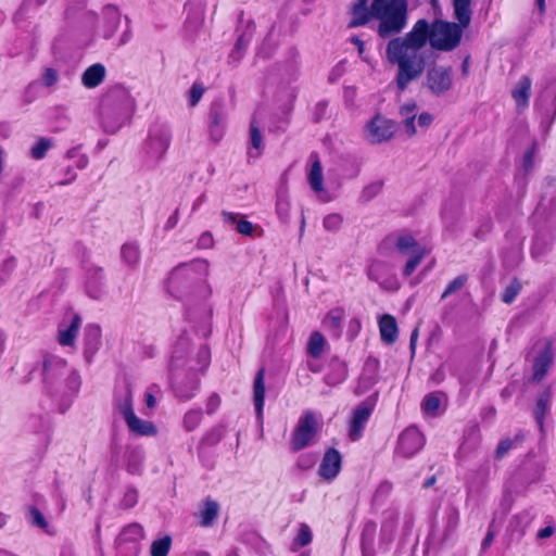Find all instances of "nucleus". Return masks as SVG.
Listing matches in <instances>:
<instances>
[{
	"instance_id": "f704fd0d",
	"label": "nucleus",
	"mask_w": 556,
	"mask_h": 556,
	"mask_svg": "<svg viewBox=\"0 0 556 556\" xmlns=\"http://www.w3.org/2000/svg\"><path fill=\"white\" fill-rule=\"evenodd\" d=\"M312 159L315 157V160L312 163V167L308 174V181L312 187V189L318 193L324 190L323 182V169L321 164L316 155H312Z\"/></svg>"
},
{
	"instance_id": "72a5a7b5",
	"label": "nucleus",
	"mask_w": 556,
	"mask_h": 556,
	"mask_svg": "<svg viewBox=\"0 0 556 556\" xmlns=\"http://www.w3.org/2000/svg\"><path fill=\"white\" fill-rule=\"evenodd\" d=\"M330 366H331V371L328 372L325 377L326 383L330 384V386H337V384L343 382L344 379L346 378L345 364L338 359H334L331 362Z\"/></svg>"
},
{
	"instance_id": "412c9836",
	"label": "nucleus",
	"mask_w": 556,
	"mask_h": 556,
	"mask_svg": "<svg viewBox=\"0 0 556 556\" xmlns=\"http://www.w3.org/2000/svg\"><path fill=\"white\" fill-rule=\"evenodd\" d=\"M218 514L219 504L210 497L205 498L197 513V517L200 519V526L204 528L213 526Z\"/></svg>"
},
{
	"instance_id": "680f3d73",
	"label": "nucleus",
	"mask_w": 556,
	"mask_h": 556,
	"mask_svg": "<svg viewBox=\"0 0 556 556\" xmlns=\"http://www.w3.org/2000/svg\"><path fill=\"white\" fill-rule=\"evenodd\" d=\"M155 389H156L155 387H151L148 389V391L144 394L146 406L149 409L154 408L156 405V399H155V393H154Z\"/></svg>"
},
{
	"instance_id": "3c124183",
	"label": "nucleus",
	"mask_w": 556,
	"mask_h": 556,
	"mask_svg": "<svg viewBox=\"0 0 556 556\" xmlns=\"http://www.w3.org/2000/svg\"><path fill=\"white\" fill-rule=\"evenodd\" d=\"M342 217L339 214H329L324 218L323 226L329 232H337L342 225Z\"/></svg>"
},
{
	"instance_id": "338daca9",
	"label": "nucleus",
	"mask_w": 556,
	"mask_h": 556,
	"mask_svg": "<svg viewBox=\"0 0 556 556\" xmlns=\"http://www.w3.org/2000/svg\"><path fill=\"white\" fill-rule=\"evenodd\" d=\"M554 527L548 526L543 529H540L538 532V538L540 539H547L554 534Z\"/></svg>"
},
{
	"instance_id": "f8f14e48",
	"label": "nucleus",
	"mask_w": 556,
	"mask_h": 556,
	"mask_svg": "<svg viewBox=\"0 0 556 556\" xmlns=\"http://www.w3.org/2000/svg\"><path fill=\"white\" fill-rule=\"evenodd\" d=\"M368 277L379 283L384 290L396 291L400 288L392 266L387 262L378 260L372 261L368 267Z\"/></svg>"
},
{
	"instance_id": "603ef678",
	"label": "nucleus",
	"mask_w": 556,
	"mask_h": 556,
	"mask_svg": "<svg viewBox=\"0 0 556 556\" xmlns=\"http://www.w3.org/2000/svg\"><path fill=\"white\" fill-rule=\"evenodd\" d=\"M382 190V182L381 181H374L369 185H367L363 191H362V199L365 201H370L376 195L380 193Z\"/></svg>"
},
{
	"instance_id": "4be33fe9",
	"label": "nucleus",
	"mask_w": 556,
	"mask_h": 556,
	"mask_svg": "<svg viewBox=\"0 0 556 556\" xmlns=\"http://www.w3.org/2000/svg\"><path fill=\"white\" fill-rule=\"evenodd\" d=\"M85 357L91 362L93 355L97 353L101 345V329L99 326L90 325L85 331Z\"/></svg>"
},
{
	"instance_id": "7ed1b4c3",
	"label": "nucleus",
	"mask_w": 556,
	"mask_h": 556,
	"mask_svg": "<svg viewBox=\"0 0 556 556\" xmlns=\"http://www.w3.org/2000/svg\"><path fill=\"white\" fill-rule=\"evenodd\" d=\"M136 101L130 92L116 86L110 89L100 103V117L106 132L115 134L135 111Z\"/></svg>"
},
{
	"instance_id": "5701e85b",
	"label": "nucleus",
	"mask_w": 556,
	"mask_h": 556,
	"mask_svg": "<svg viewBox=\"0 0 556 556\" xmlns=\"http://www.w3.org/2000/svg\"><path fill=\"white\" fill-rule=\"evenodd\" d=\"M379 331L381 341L386 344H393L397 340L399 328L395 318L386 314L379 319Z\"/></svg>"
},
{
	"instance_id": "a878e982",
	"label": "nucleus",
	"mask_w": 556,
	"mask_h": 556,
	"mask_svg": "<svg viewBox=\"0 0 556 556\" xmlns=\"http://www.w3.org/2000/svg\"><path fill=\"white\" fill-rule=\"evenodd\" d=\"M417 105L414 101L407 102L400 109V115L403 119L404 131L408 137L416 135L415 118Z\"/></svg>"
},
{
	"instance_id": "dca6fc26",
	"label": "nucleus",
	"mask_w": 556,
	"mask_h": 556,
	"mask_svg": "<svg viewBox=\"0 0 556 556\" xmlns=\"http://www.w3.org/2000/svg\"><path fill=\"white\" fill-rule=\"evenodd\" d=\"M372 413V406L367 402L361 403L354 410L349 422V438L357 441L362 438L365 426Z\"/></svg>"
},
{
	"instance_id": "39448f33",
	"label": "nucleus",
	"mask_w": 556,
	"mask_h": 556,
	"mask_svg": "<svg viewBox=\"0 0 556 556\" xmlns=\"http://www.w3.org/2000/svg\"><path fill=\"white\" fill-rule=\"evenodd\" d=\"M407 0H374L370 5L372 18L380 22L378 34L382 38L401 33L407 23Z\"/></svg>"
},
{
	"instance_id": "8fccbe9b",
	"label": "nucleus",
	"mask_w": 556,
	"mask_h": 556,
	"mask_svg": "<svg viewBox=\"0 0 556 556\" xmlns=\"http://www.w3.org/2000/svg\"><path fill=\"white\" fill-rule=\"evenodd\" d=\"M313 534L311 528L306 523H301L294 543L299 546H306L312 542Z\"/></svg>"
},
{
	"instance_id": "de8ad7c7",
	"label": "nucleus",
	"mask_w": 556,
	"mask_h": 556,
	"mask_svg": "<svg viewBox=\"0 0 556 556\" xmlns=\"http://www.w3.org/2000/svg\"><path fill=\"white\" fill-rule=\"evenodd\" d=\"M202 420L201 409H191L184 417V427L187 431H193Z\"/></svg>"
},
{
	"instance_id": "c9c22d12",
	"label": "nucleus",
	"mask_w": 556,
	"mask_h": 556,
	"mask_svg": "<svg viewBox=\"0 0 556 556\" xmlns=\"http://www.w3.org/2000/svg\"><path fill=\"white\" fill-rule=\"evenodd\" d=\"M122 260L128 266H136L140 260L139 247L134 242H127L122 247Z\"/></svg>"
},
{
	"instance_id": "c756f323",
	"label": "nucleus",
	"mask_w": 556,
	"mask_h": 556,
	"mask_svg": "<svg viewBox=\"0 0 556 556\" xmlns=\"http://www.w3.org/2000/svg\"><path fill=\"white\" fill-rule=\"evenodd\" d=\"M372 17L370 8H367V0H357L352 8L351 27L362 26Z\"/></svg>"
},
{
	"instance_id": "4d7b16f0",
	"label": "nucleus",
	"mask_w": 556,
	"mask_h": 556,
	"mask_svg": "<svg viewBox=\"0 0 556 556\" xmlns=\"http://www.w3.org/2000/svg\"><path fill=\"white\" fill-rule=\"evenodd\" d=\"M199 249H211L214 245V238L210 231H204L198 239Z\"/></svg>"
},
{
	"instance_id": "9b49d317",
	"label": "nucleus",
	"mask_w": 556,
	"mask_h": 556,
	"mask_svg": "<svg viewBox=\"0 0 556 556\" xmlns=\"http://www.w3.org/2000/svg\"><path fill=\"white\" fill-rule=\"evenodd\" d=\"M425 85L435 96H442L453 86V73L451 67L433 66L428 70Z\"/></svg>"
},
{
	"instance_id": "ddd939ff",
	"label": "nucleus",
	"mask_w": 556,
	"mask_h": 556,
	"mask_svg": "<svg viewBox=\"0 0 556 556\" xmlns=\"http://www.w3.org/2000/svg\"><path fill=\"white\" fill-rule=\"evenodd\" d=\"M395 131V123L380 115L375 116L366 125V138L371 143L388 141L393 137Z\"/></svg>"
},
{
	"instance_id": "a18cd8bd",
	"label": "nucleus",
	"mask_w": 556,
	"mask_h": 556,
	"mask_svg": "<svg viewBox=\"0 0 556 556\" xmlns=\"http://www.w3.org/2000/svg\"><path fill=\"white\" fill-rule=\"evenodd\" d=\"M291 204L286 194H279L276 203V212L280 220L288 222L290 215Z\"/></svg>"
},
{
	"instance_id": "79ce46f5",
	"label": "nucleus",
	"mask_w": 556,
	"mask_h": 556,
	"mask_svg": "<svg viewBox=\"0 0 556 556\" xmlns=\"http://www.w3.org/2000/svg\"><path fill=\"white\" fill-rule=\"evenodd\" d=\"M53 146V141L50 138H39L36 143L30 149V156L34 160H41L45 157L46 153Z\"/></svg>"
},
{
	"instance_id": "e2e57ef3",
	"label": "nucleus",
	"mask_w": 556,
	"mask_h": 556,
	"mask_svg": "<svg viewBox=\"0 0 556 556\" xmlns=\"http://www.w3.org/2000/svg\"><path fill=\"white\" fill-rule=\"evenodd\" d=\"M418 125L421 128H428L433 122V116L430 113L424 112L418 116Z\"/></svg>"
},
{
	"instance_id": "09e8293b",
	"label": "nucleus",
	"mask_w": 556,
	"mask_h": 556,
	"mask_svg": "<svg viewBox=\"0 0 556 556\" xmlns=\"http://www.w3.org/2000/svg\"><path fill=\"white\" fill-rule=\"evenodd\" d=\"M250 134H251V144H252L253 149L256 150V152L255 153L250 152L249 154H250V157H257L260 155V149L262 146V136H261L260 129L254 121L251 123Z\"/></svg>"
},
{
	"instance_id": "864d4df0",
	"label": "nucleus",
	"mask_w": 556,
	"mask_h": 556,
	"mask_svg": "<svg viewBox=\"0 0 556 556\" xmlns=\"http://www.w3.org/2000/svg\"><path fill=\"white\" fill-rule=\"evenodd\" d=\"M138 502V493L135 489H128L121 501V506L125 509L132 508Z\"/></svg>"
},
{
	"instance_id": "1a4fd4ad",
	"label": "nucleus",
	"mask_w": 556,
	"mask_h": 556,
	"mask_svg": "<svg viewBox=\"0 0 556 556\" xmlns=\"http://www.w3.org/2000/svg\"><path fill=\"white\" fill-rule=\"evenodd\" d=\"M143 530L138 523H130L118 534L115 543L116 556H138Z\"/></svg>"
},
{
	"instance_id": "a211bd4d",
	"label": "nucleus",
	"mask_w": 556,
	"mask_h": 556,
	"mask_svg": "<svg viewBox=\"0 0 556 556\" xmlns=\"http://www.w3.org/2000/svg\"><path fill=\"white\" fill-rule=\"evenodd\" d=\"M341 455L337 450H328L319 466V476L327 481L333 480L341 470Z\"/></svg>"
},
{
	"instance_id": "6e6d98bb",
	"label": "nucleus",
	"mask_w": 556,
	"mask_h": 556,
	"mask_svg": "<svg viewBox=\"0 0 556 556\" xmlns=\"http://www.w3.org/2000/svg\"><path fill=\"white\" fill-rule=\"evenodd\" d=\"M29 517L31 523L35 525L36 527L41 529L47 528L48 525L43 515L36 507L29 508Z\"/></svg>"
},
{
	"instance_id": "aec40b11",
	"label": "nucleus",
	"mask_w": 556,
	"mask_h": 556,
	"mask_svg": "<svg viewBox=\"0 0 556 556\" xmlns=\"http://www.w3.org/2000/svg\"><path fill=\"white\" fill-rule=\"evenodd\" d=\"M531 79L528 76H522L511 91V97L516 102L517 111L519 113L528 108L531 94Z\"/></svg>"
},
{
	"instance_id": "774afa93",
	"label": "nucleus",
	"mask_w": 556,
	"mask_h": 556,
	"mask_svg": "<svg viewBox=\"0 0 556 556\" xmlns=\"http://www.w3.org/2000/svg\"><path fill=\"white\" fill-rule=\"evenodd\" d=\"M178 223V213L177 211L170 215L165 224V229L169 230L173 229Z\"/></svg>"
},
{
	"instance_id": "f03ea898",
	"label": "nucleus",
	"mask_w": 556,
	"mask_h": 556,
	"mask_svg": "<svg viewBox=\"0 0 556 556\" xmlns=\"http://www.w3.org/2000/svg\"><path fill=\"white\" fill-rule=\"evenodd\" d=\"M42 383L51 396L71 400L79 392L81 379L64 359L49 355L42 362Z\"/></svg>"
},
{
	"instance_id": "2eb2a0df",
	"label": "nucleus",
	"mask_w": 556,
	"mask_h": 556,
	"mask_svg": "<svg viewBox=\"0 0 556 556\" xmlns=\"http://www.w3.org/2000/svg\"><path fill=\"white\" fill-rule=\"evenodd\" d=\"M535 346L539 351L533 364V379L540 381L545 377L553 363L552 341L543 339L539 341Z\"/></svg>"
},
{
	"instance_id": "58836bf2",
	"label": "nucleus",
	"mask_w": 556,
	"mask_h": 556,
	"mask_svg": "<svg viewBox=\"0 0 556 556\" xmlns=\"http://www.w3.org/2000/svg\"><path fill=\"white\" fill-rule=\"evenodd\" d=\"M523 440V434L521 432L517 433L514 439L505 438L500 441L496 447V458H503L511 448L516 447Z\"/></svg>"
},
{
	"instance_id": "5fc2aeb1",
	"label": "nucleus",
	"mask_w": 556,
	"mask_h": 556,
	"mask_svg": "<svg viewBox=\"0 0 556 556\" xmlns=\"http://www.w3.org/2000/svg\"><path fill=\"white\" fill-rule=\"evenodd\" d=\"M204 93V88L200 84H193L189 92V105L195 106Z\"/></svg>"
},
{
	"instance_id": "473e14b6",
	"label": "nucleus",
	"mask_w": 556,
	"mask_h": 556,
	"mask_svg": "<svg viewBox=\"0 0 556 556\" xmlns=\"http://www.w3.org/2000/svg\"><path fill=\"white\" fill-rule=\"evenodd\" d=\"M104 15L106 18V26L103 31V36L105 38H111L118 28L122 21V16L119 11L114 7H108L104 11Z\"/></svg>"
},
{
	"instance_id": "052dcab7",
	"label": "nucleus",
	"mask_w": 556,
	"mask_h": 556,
	"mask_svg": "<svg viewBox=\"0 0 556 556\" xmlns=\"http://www.w3.org/2000/svg\"><path fill=\"white\" fill-rule=\"evenodd\" d=\"M220 404V397L218 394L214 393L212 394L206 403V412L207 414H213Z\"/></svg>"
},
{
	"instance_id": "a19ab883",
	"label": "nucleus",
	"mask_w": 556,
	"mask_h": 556,
	"mask_svg": "<svg viewBox=\"0 0 556 556\" xmlns=\"http://www.w3.org/2000/svg\"><path fill=\"white\" fill-rule=\"evenodd\" d=\"M468 279L469 277L467 274H462L455 277L443 291L441 300H445L446 298L460 291L467 285Z\"/></svg>"
},
{
	"instance_id": "0e129e2a",
	"label": "nucleus",
	"mask_w": 556,
	"mask_h": 556,
	"mask_svg": "<svg viewBox=\"0 0 556 556\" xmlns=\"http://www.w3.org/2000/svg\"><path fill=\"white\" fill-rule=\"evenodd\" d=\"M16 266V260L14 257H9L3 262L2 270L5 276H9Z\"/></svg>"
},
{
	"instance_id": "4c0bfd02",
	"label": "nucleus",
	"mask_w": 556,
	"mask_h": 556,
	"mask_svg": "<svg viewBox=\"0 0 556 556\" xmlns=\"http://www.w3.org/2000/svg\"><path fill=\"white\" fill-rule=\"evenodd\" d=\"M143 452L139 448H134L127 454V469L132 475H138L142 470Z\"/></svg>"
},
{
	"instance_id": "9d476101",
	"label": "nucleus",
	"mask_w": 556,
	"mask_h": 556,
	"mask_svg": "<svg viewBox=\"0 0 556 556\" xmlns=\"http://www.w3.org/2000/svg\"><path fill=\"white\" fill-rule=\"evenodd\" d=\"M424 444L422 433L416 427H408L399 437L395 454L405 458L412 457L422 448Z\"/></svg>"
},
{
	"instance_id": "37998d69",
	"label": "nucleus",
	"mask_w": 556,
	"mask_h": 556,
	"mask_svg": "<svg viewBox=\"0 0 556 556\" xmlns=\"http://www.w3.org/2000/svg\"><path fill=\"white\" fill-rule=\"evenodd\" d=\"M172 546V539L165 535L159 540H155L151 544L150 554L151 556H167Z\"/></svg>"
},
{
	"instance_id": "bb28decb",
	"label": "nucleus",
	"mask_w": 556,
	"mask_h": 556,
	"mask_svg": "<svg viewBox=\"0 0 556 556\" xmlns=\"http://www.w3.org/2000/svg\"><path fill=\"white\" fill-rule=\"evenodd\" d=\"M344 312L342 308H334L330 311L323 320L324 328L331 333L332 337L339 338L341 336L342 320Z\"/></svg>"
},
{
	"instance_id": "6ab92c4d",
	"label": "nucleus",
	"mask_w": 556,
	"mask_h": 556,
	"mask_svg": "<svg viewBox=\"0 0 556 556\" xmlns=\"http://www.w3.org/2000/svg\"><path fill=\"white\" fill-rule=\"evenodd\" d=\"M208 135L215 143L219 142L225 134L227 114L222 105H213L210 112Z\"/></svg>"
},
{
	"instance_id": "b1692460",
	"label": "nucleus",
	"mask_w": 556,
	"mask_h": 556,
	"mask_svg": "<svg viewBox=\"0 0 556 556\" xmlns=\"http://www.w3.org/2000/svg\"><path fill=\"white\" fill-rule=\"evenodd\" d=\"M265 369L257 371L253 383V401L257 417L261 419L263 415L265 401Z\"/></svg>"
},
{
	"instance_id": "e433bc0d",
	"label": "nucleus",
	"mask_w": 556,
	"mask_h": 556,
	"mask_svg": "<svg viewBox=\"0 0 556 556\" xmlns=\"http://www.w3.org/2000/svg\"><path fill=\"white\" fill-rule=\"evenodd\" d=\"M325 345L326 340L324 336L319 331H314L307 343V353L311 356L318 358L323 354Z\"/></svg>"
},
{
	"instance_id": "393cba45",
	"label": "nucleus",
	"mask_w": 556,
	"mask_h": 556,
	"mask_svg": "<svg viewBox=\"0 0 556 556\" xmlns=\"http://www.w3.org/2000/svg\"><path fill=\"white\" fill-rule=\"evenodd\" d=\"M377 527L372 521H368L364 525L361 535V545L363 556H376L374 548Z\"/></svg>"
},
{
	"instance_id": "2f4dec72",
	"label": "nucleus",
	"mask_w": 556,
	"mask_h": 556,
	"mask_svg": "<svg viewBox=\"0 0 556 556\" xmlns=\"http://www.w3.org/2000/svg\"><path fill=\"white\" fill-rule=\"evenodd\" d=\"M223 219L225 223L235 224L236 230L243 236H251L254 231V226L247 219H240V215L231 212H223Z\"/></svg>"
},
{
	"instance_id": "f3484780",
	"label": "nucleus",
	"mask_w": 556,
	"mask_h": 556,
	"mask_svg": "<svg viewBox=\"0 0 556 556\" xmlns=\"http://www.w3.org/2000/svg\"><path fill=\"white\" fill-rule=\"evenodd\" d=\"M85 288L87 294L96 300L101 299L105 294V281L102 268L96 266L88 268Z\"/></svg>"
},
{
	"instance_id": "20e7f679",
	"label": "nucleus",
	"mask_w": 556,
	"mask_h": 556,
	"mask_svg": "<svg viewBox=\"0 0 556 556\" xmlns=\"http://www.w3.org/2000/svg\"><path fill=\"white\" fill-rule=\"evenodd\" d=\"M210 275V263L205 260H198L190 264L177 266L169 275V293L181 299L188 293H192L203 287L206 294L211 293L210 286L206 283Z\"/></svg>"
},
{
	"instance_id": "bf43d9fd",
	"label": "nucleus",
	"mask_w": 556,
	"mask_h": 556,
	"mask_svg": "<svg viewBox=\"0 0 556 556\" xmlns=\"http://www.w3.org/2000/svg\"><path fill=\"white\" fill-rule=\"evenodd\" d=\"M58 81V73L53 68H46L42 75V84L46 87L53 86Z\"/></svg>"
},
{
	"instance_id": "13d9d810",
	"label": "nucleus",
	"mask_w": 556,
	"mask_h": 556,
	"mask_svg": "<svg viewBox=\"0 0 556 556\" xmlns=\"http://www.w3.org/2000/svg\"><path fill=\"white\" fill-rule=\"evenodd\" d=\"M546 410V403L544 400L540 399L536 403V407L534 410L536 422L540 426V429H543V419Z\"/></svg>"
},
{
	"instance_id": "0eeeda50",
	"label": "nucleus",
	"mask_w": 556,
	"mask_h": 556,
	"mask_svg": "<svg viewBox=\"0 0 556 556\" xmlns=\"http://www.w3.org/2000/svg\"><path fill=\"white\" fill-rule=\"evenodd\" d=\"M320 430V420L316 413L305 410L299 418L292 432L290 446L294 452L301 451L315 443Z\"/></svg>"
},
{
	"instance_id": "f257e3e1",
	"label": "nucleus",
	"mask_w": 556,
	"mask_h": 556,
	"mask_svg": "<svg viewBox=\"0 0 556 556\" xmlns=\"http://www.w3.org/2000/svg\"><path fill=\"white\" fill-rule=\"evenodd\" d=\"M470 3L471 0H453L454 16L458 24L438 21L430 30L428 22L419 20L404 37L388 42L387 59L399 67L395 83L401 91L424 73L425 58L420 50L428 40L433 48L443 51H451L459 45L463 28L468 27L471 21Z\"/></svg>"
},
{
	"instance_id": "6e6552de",
	"label": "nucleus",
	"mask_w": 556,
	"mask_h": 556,
	"mask_svg": "<svg viewBox=\"0 0 556 556\" xmlns=\"http://www.w3.org/2000/svg\"><path fill=\"white\" fill-rule=\"evenodd\" d=\"M394 245L401 254L409 256L403 270V275L406 277L410 276L424 257L430 253L426 247L420 245L409 235L399 236Z\"/></svg>"
},
{
	"instance_id": "c85d7f7f",
	"label": "nucleus",
	"mask_w": 556,
	"mask_h": 556,
	"mask_svg": "<svg viewBox=\"0 0 556 556\" xmlns=\"http://www.w3.org/2000/svg\"><path fill=\"white\" fill-rule=\"evenodd\" d=\"M105 76V68L102 64H93L89 66L83 74L81 80L87 88L99 86Z\"/></svg>"
},
{
	"instance_id": "49530a36",
	"label": "nucleus",
	"mask_w": 556,
	"mask_h": 556,
	"mask_svg": "<svg viewBox=\"0 0 556 556\" xmlns=\"http://www.w3.org/2000/svg\"><path fill=\"white\" fill-rule=\"evenodd\" d=\"M521 290V283L518 279H513L508 286L504 289L501 298L506 304H510Z\"/></svg>"
},
{
	"instance_id": "7c9ffc66",
	"label": "nucleus",
	"mask_w": 556,
	"mask_h": 556,
	"mask_svg": "<svg viewBox=\"0 0 556 556\" xmlns=\"http://www.w3.org/2000/svg\"><path fill=\"white\" fill-rule=\"evenodd\" d=\"M80 324V317L78 315H74L70 326L66 329H61L59 331V342L65 346L73 345L78 333Z\"/></svg>"
},
{
	"instance_id": "c03bdc74",
	"label": "nucleus",
	"mask_w": 556,
	"mask_h": 556,
	"mask_svg": "<svg viewBox=\"0 0 556 556\" xmlns=\"http://www.w3.org/2000/svg\"><path fill=\"white\" fill-rule=\"evenodd\" d=\"M249 43V39L242 35L237 39V42L228 55V62L232 65H237L243 58L244 50Z\"/></svg>"
},
{
	"instance_id": "423d86ee",
	"label": "nucleus",
	"mask_w": 556,
	"mask_h": 556,
	"mask_svg": "<svg viewBox=\"0 0 556 556\" xmlns=\"http://www.w3.org/2000/svg\"><path fill=\"white\" fill-rule=\"evenodd\" d=\"M114 408L124 419L128 431L136 437H154L157 433L155 425L138 417L134 409L132 389L128 381L118 386L114 395Z\"/></svg>"
},
{
	"instance_id": "69168bd1",
	"label": "nucleus",
	"mask_w": 556,
	"mask_h": 556,
	"mask_svg": "<svg viewBox=\"0 0 556 556\" xmlns=\"http://www.w3.org/2000/svg\"><path fill=\"white\" fill-rule=\"evenodd\" d=\"M392 490V484L388 481H383L377 489L376 496L388 495Z\"/></svg>"
},
{
	"instance_id": "4468645a",
	"label": "nucleus",
	"mask_w": 556,
	"mask_h": 556,
	"mask_svg": "<svg viewBox=\"0 0 556 556\" xmlns=\"http://www.w3.org/2000/svg\"><path fill=\"white\" fill-rule=\"evenodd\" d=\"M172 134L165 126L155 127L150 131L147 153L153 161H160L170 144Z\"/></svg>"
},
{
	"instance_id": "cd10ccee",
	"label": "nucleus",
	"mask_w": 556,
	"mask_h": 556,
	"mask_svg": "<svg viewBox=\"0 0 556 556\" xmlns=\"http://www.w3.org/2000/svg\"><path fill=\"white\" fill-rule=\"evenodd\" d=\"M397 528V515L390 513L384 519L380 530V546L386 548L394 539Z\"/></svg>"
},
{
	"instance_id": "ea45409f",
	"label": "nucleus",
	"mask_w": 556,
	"mask_h": 556,
	"mask_svg": "<svg viewBox=\"0 0 556 556\" xmlns=\"http://www.w3.org/2000/svg\"><path fill=\"white\" fill-rule=\"evenodd\" d=\"M441 406V396L439 393L428 394L421 404L422 410L429 416H437Z\"/></svg>"
}]
</instances>
